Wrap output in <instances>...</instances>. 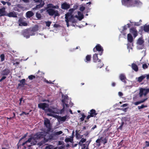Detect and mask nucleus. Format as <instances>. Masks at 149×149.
Wrapping results in <instances>:
<instances>
[{
	"label": "nucleus",
	"mask_w": 149,
	"mask_h": 149,
	"mask_svg": "<svg viewBox=\"0 0 149 149\" xmlns=\"http://www.w3.org/2000/svg\"><path fill=\"white\" fill-rule=\"evenodd\" d=\"M131 24H128L127 25H125L123 26V31L126 30L127 29V26L128 28H129Z\"/></svg>",
	"instance_id": "obj_41"
},
{
	"label": "nucleus",
	"mask_w": 149,
	"mask_h": 149,
	"mask_svg": "<svg viewBox=\"0 0 149 149\" xmlns=\"http://www.w3.org/2000/svg\"><path fill=\"white\" fill-rule=\"evenodd\" d=\"M59 8V7L57 5L54 6L52 4H49L47 5L46 12L50 16H52L54 15L55 17H58L60 15L58 11L53 8L58 9Z\"/></svg>",
	"instance_id": "obj_1"
},
{
	"label": "nucleus",
	"mask_w": 149,
	"mask_h": 149,
	"mask_svg": "<svg viewBox=\"0 0 149 149\" xmlns=\"http://www.w3.org/2000/svg\"><path fill=\"white\" fill-rule=\"evenodd\" d=\"M35 78V76L33 75H30L28 77V78L30 80H32Z\"/></svg>",
	"instance_id": "obj_48"
},
{
	"label": "nucleus",
	"mask_w": 149,
	"mask_h": 149,
	"mask_svg": "<svg viewBox=\"0 0 149 149\" xmlns=\"http://www.w3.org/2000/svg\"><path fill=\"white\" fill-rule=\"evenodd\" d=\"M123 141V140H122L120 141V142L119 143L118 145L119 146H122Z\"/></svg>",
	"instance_id": "obj_60"
},
{
	"label": "nucleus",
	"mask_w": 149,
	"mask_h": 149,
	"mask_svg": "<svg viewBox=\"0 0 149 149\" xmlns=\"http://www.w3.org/2000/svg\"><path fill=\"white\" fill-rule=\"evenodd\" d=\"M77 145V144H73L72 146V147L74 148L75 147H76Z\"/></svg>",
	"instance_id": "obj_63"
},
{
	"label": "nucleus",
	"mask_w": 149,
	"mask_h": 149,
	"mask_svg": "<svg viewBox=\"0 0 149 149\" xmlns=\"http://www.w3.org/2000/svg\"><path fill=\"white\" fill-rule=\"evenodd\" d=\"M44 123L45 126L47 128V132L49 133L50 132L51 129L49 120L47 118H45V119Z\"/></svg>",
	"instance_id": "obj_12"
},
{
	"label": "nucleus",
	"mask_w": 149,
	"mask_h": 149,
	"mask_svg": "<svg viewBox=\"0 0 149 149\" xmlns=\"http://www.w3.org/2000/svg\"><path fill=\"white\" fill-rule=\"evenodd\" d=\"M97 55L98 54H95L93 55V61L95 63H97V62H101L100 59L98 58Z\"/></svg>",
	"instance_id": "obj_25"
},
{
	"label": "nucleus",
	"mask_w": 149,
	"mask_h": 149,
	"mask_svg": "<svg viewBox=\"0 0 149 149\" xmlns=\"http://www.w3.org/2000/svg\"><path fill=\"white\" fill-rule=\"evenodd\" d=\"M146 147L149 146V141L148 142L147 141H146Z\"/></svg>",
	"instance_id": "obj_64"
},
{
	"label": "nucleus",
	"mask_w": 149,
	"mask_h": 149,
	"mask_svg": "<svg viewBox=\"0 0 149 149\" xmlns=\"http://www.w3.org/2000/svg\"><path fill=\"white\" fill-rule=\"evenodd\" d=\"M148 99L147 98L142 100L140 101L135 102L134 103V104L135 105H137L141 103H143L144 102Z\"/></svg>",
	"instance_id": "obj_32"
},
{
	"label": "nucleus",
	"mask_w": 149,
	"mask_h": 149,
	"mask_svg": "<svg viewBox=\"0 0 149 149\" xmlns=\"http://www.w3.org/2000/svg\"><path fill=\"white\" fill-rule=\"evenodd\" d=\"M18 23L19 26H26L27 25L26 21L24 20V19L20 18L18 20Z\"/></svg>",
	"instance_id": "obj_18"
},
{
	"label": "nucleus",
	"mask_w": 149,
	"mask_h": 149,
	"mask_svg": "<svg viewBox=\"0 0 149 149\" xmlns=\"http://www.w3.org/2000/svg\"><path fill=\"white\" fill-rule=\"evenodd\" d=\"M86 141V139H84V138H82L81 139L79 143V144L80 145H81L82 143L85 142Z\"/></svg>",
	"instance_id": "obj_43"
},
{
	"label": "nucleus",
	"mask_w": 149,
	"mask_h": 149,
	"mask_svg": "<svg viewBox=\"0 0 149 149\" xmlns=\"http://www.w3.org/2000/svg\"><path fill=\"white\" fill-rule=\"evenodd\" d=\"M148 67V65L146 64H143L142 65V68L143 69H146Z\"/></svg>",
	"instance_id": "obj_50"
},
{
	"label": "nucleus",
	"mask_w": 149,
	"mask_h": 149,
	"mask_svg": "<svg viewBox=\"0 0 149 149\" xmlns=\"http://www.w3.org/2000/svg\"><path fill=\"white\" fill-rule=\"evenodd\" d=\"M69 117V116L67 115H66L65 116L62 117L59 116L58 118V119L60 121L64 122L67 119H68V118Z\"/></svg>",
	"instance_id": "obj_24"
},
{
	"label": "nucleus",
	"mask_w": 149,
	"mask_h": 149,
	"mask_svg": "<svg viewBox=\"0 0 149 149\" xmlns=\"http://www.w3.org/2000/svg\"><path fill=\"white\" fill-rule=\"evenodd\" d=\"M38 107L40 109L44 110L46 112H49L47 115L49 116L55 117V114L57 113L58 111L54 109H49V105L45 103H40L38 104Z\"/></svg>",
	"instance_id": "obj_2"
},
{
	"label": "nucleus",
	"mask_w": 149,
	"mask_h": 149,
	"mask_svg": "<svg viewBox=\"0 0 149 149\" xmlns=\"http://www.w3.org/2000/svg\"><path fill=\"white\" fill-rule=\"evenodd\" d=\"M73 136L72 135L71 136L69 137L66 138L65 139V141L66 142H70L71 143H73Z\"/></svg>",
	"instance_id": "obj_26"
},
{
	"label": "nucleus",
	"mask_w": 149,
	"mask_h": 149,
	"mask_svg": "<svg viewBox=\"0 0 149 149\" xmlns=\"http://www.w3.org/2000/svg\"><path fill=\"white\" fill-rule=\"evenodd\" d=\"M29 36H34L36 34V32L34 31H33L31 29H29Z\"/></svg>",
	"instance_id": "obj_40"
},
{
	"label": "nucleus",
	"mask_w": 149,
	"mask_h": 149,
	"mask_svg": "<svg viewBox=\"0 0 149 149\" xmlns=\"http://www.w3.org/2000/svg\"><path fill=\"white\" fill-rule=\"evenodd\" d=\"M93 51L94 52L96 51H98L99 55L101 56L103 52V49L100 44H97L93 49Z\"/></svg>",
	"instance_id": "obj_11"
},
{
	"label": "nucleus",
	"mask_w": 149,
	"mask_h": 149,
	"mask_svg": "<svg viewBox=\"0 0 149 149\" xmlns=\"http://www.w3.org/2000/svg\"><path fill=\"white\" fill-rule=\"evenodd\" d=\"M51 146H46L44 149H51Z\"/></svg>",
	"instance_id": "obj_61"
},
{
	"label": "nucleus",
	"mask_w": 149,
	"mask_h": 149,
	"mask_svg": "<svg viewBox=\"0 0 149 149\" xmlns=\"http://www.w3.org/2000/svg\"><path fill=\"white\" fill-rule=\"evenodd\" d=\"M143 30L145 32H148L149 31V25H145L143 27Z\"/></svg>",
	"instance_id": "obj_36"
},
{
	"label": "nucleus",
	"mask_w": 149,
	"mask_h": 149,
	"mask_svg": "<svg viewBox=\"0 0 149 149\" xmlns=\"http://www.w3.org/2000/svg\"><path fill=\"white\" fill-rule=\"evenodd\" d=\"M5 12V8H3L1 9H0V15L1 16H3L5 15L4 13Z\"/></svg>",
	"instance_id": "obj_37"
},
{
	"label": "nucleus",
	"mask_w": 149,
	"mask_h": 149,
	"mask_svg": "<svg viewBox=\"0 0 149 149\" xmlns=\"http://www.w3.org/2000/svg\"><path fill=\"white\" fill-rule=\"evenodd\" d=\"M85 7L83 6H82L80 7L79 10L81 11H83L85 10Z\"/></svg>",
	"instance_id": "obj_52"
},
{
	"label": "nucleus",
	"mask_w": 149,
	"mask_h": 149,
	"mask_svg": "<svg viewBox=\"0 0 149 149\" xmlns=\"http://www.w3.org/2000/svg\"><path fill=\"white\" fill-rule=\"evenodd\" d=\"M146 77V75H143L141 76L138 78H136V79H137V81L139 82H141Z\"/></svg>",
	"instance_id": "obj_29"
},
{
	"label": "nucleus",
	"mask_w": 149,
	"mask_h": 149,
	"mask_svg": "<svg viewBox=\"0 0 149 149\" xmlns=\"http://www.w3.org/2000/svg\"><path fill=\"white\" fill-rule=\"evenodd\" d=\"M103 143L104 144H105L107 142V140H106V138H104V139H103Z\"/></svg>",
	"instance_id": "obj_55"
},
{
	"label": "nucleus",
	"mask_w": 149,
	"mask_h": 149,
	"mask_svg": "<svg viewBox=\"0 0 149 149\" xmlns=\"http://www.w3.org/2000/svg\"><path fill=\"white\" fill-rule=\"evenodd\" d=\"M49 132L45 131L39 132L36 134L33 137V138L37 141V139L43 138L47 135L49 134Z\"/></svg>",
	"instance_id": "obj_5"
},
{
	"label": "nucleus",
	"mask_w": 149,
	"mask_h": 149,
	"mask_svg": "<svg viewBox=\"0 0 149 149\" xmlns=\"http://www.w3.org/2000/svg\"><path fill=\"white\" fill-rule=\"evenodd\" d=\"M91 55H87L86 56L85 59L84 60L87 63H88L91 61Z\"/></svg>",
	"instance_id": "obj_34"
},
{
	"label": "nucleus",
	"mask_w": 149,
	"mask_h": 149,
	"mask_svg": "<svg viewBox=\"0 0 149 149\" xmlns=\"http://www.w3.org/2000/svg\"><path fill=\"white\" fill-rule=\"evenodd\" d=\"M63 106V109H61L60 111V113L61 114L63 113L64 111H65V106Z\"/></svg>",
	"instance_id": "obj_51"
},
{
	"label": "nucleus",
	"mask_w": 149,
	"mask_h": 149,
	"mask_svg": "<svg viewBox=\"0 0 149 149\" xmlns=\"http://www.w3.org/2000/svg\"><path fill=\"white\" fill-rule=\"evenodd\" d=\"M78 6L76 5H75L73 6V8H72V9H73L74 10H75L77 9L78 7Z\"/></svg>",
	"instance_id": "obj_58"
},
{
	"label": "nucleus",
	"mask_w": 149,
	"mask_h": 149,
	"mask_svg": "<svg viewBox=\"0 0 149 149\" xmlns=\"http://www.w3.org/2000/svg\"><path fill=\"white\" fill-rule=\"evenodd\" d=\"M29 29L23 30L21 32L22 35L26 38H29Z\"/></svg>",
	"instance_id": "obj_15"
},
{
	"label": "nucleus",
	"mask_w": 149,
	"mask_h": 149,
	"mask_svg": "<svg viewBox=\"0 0 149 149\" xmlns=\"http://www.w3.org/2000/svg\"><path fill=\"white\" fill-rule=\"evenodd\" d=\"M81 115L82 116V117L80 118V119L81 121H83L86 117V116L83 113H81Z\"/></svg>",
	"instance_id": "obj_45"
},
{
	"label": "nucleus",
	"mask_w": 149,
	"mask_h": 149,
	"mask_svg": "<svg viewBox=\"0 0 149 149\" xmlns=\"http://www.w3.org/2000/svg\"><path fill=\"white\" fill-rule=\"evenodd\" d=\"M38 26H36L33 27L31 30L32 31H34L36 33V32L38 30Z\"/></svg>",
	"instance_id": "obj_38"
},
{
	"label": "nucleus",
	"mask_w": 149,
	"mask_h": 149,
	"mask_svg": "<svg viewBox=\"0 0 149 149\" xmlns=\"http://www.w3.org/2000/svg\"><path fill=\"white\" fill-rule=\"evenodd\" d=\"M45 23L47 26L48 27H49L50 26L52 23V22L50 21H47L45 22Z\"/></svg>",
	"instance_id": "obj_47"
},
{
	"label": "nucleus",
	"mask_w": 149,
	"mask_h": 149,
	"mask_svg": "<svg viewBox=\"0 0 149 149\" xmlns=\"http://www.w3.org/2000/svg\"><path fill=\"white\" fill-rule=\"evenodd\" d=\"M103 137H101L100 138H98V139H97L96 140V142L98 144H97V145L98 146H100V145H101L100 142L101 141H103Z\"/></svg>",
	"instance_id": "obj_35"
},
{
	"label": "nucleus",
	"mask_w": 149,
	"mask_h": 149,
	"mask_svg": "<svg viewBox=\"0 0 149 149\" xmlns=\"http://www.w3.org/2000/svg\"><path fill=\"white\" fill-rule=\"evenodd\" d=\"M121 2L123 5L127 7H134L133 0H121Z\"/></svg>",
	"instance_id": "obj_7"
},
{
	"label": "nucleus",
	"mask_w": 149,
	"mask_h": 149,
	"mask_svg": "<svg viewBox=\"0 0 149 149\" xmlns=\"http://www.w3.org/2000/svg\"><path fill=\"white\" fill-rule=\"evenodd\" d=\"M26 15L27 17L29 18L33 16L34 13L31 11H29L26 12Z\"/></svg>",
	"instance_id": "obj_33"
},
{
	"label": "nucleus",
	"mask_w": 149,
	"mask_h": 149,
	"mask_svg": "<svg viewBox=\"0 0 149 149\" xmlns=\"http://www.w3.org/2000/svg\"><path fill=\"white\" fill-rule=\"evenodd\" d=\"M75 16H72L71 17H69V18H67L68 24H69V22H71L72 23H76L77 22V20L75 19H74Z\"/></svg>",
	"instance_id": "obj_27"
},
{
	"label": "nucleus",
	"mask_w": 149,
	"mask_h": 149,
	"mask_svg": "<svg viewBox=\"0 0 149 149\" xmlns=\"http://www.w3.org/2000/svg\"><path fill=\"white\" fill-rule=\"evenodd\" d=\"M127 39L128 43L127 44V48L129 50V52H130V49H132V47L133 46V38L130 33L127 34Z\"/></svg>",
	"instance_id": "obj_6"
},
{
	"label": "nucleus",
	"mask_w": 149,
	"mask_h": 149,
	"mask_svg": "<svg viewBox=\"0 0 149 149\" xmlns=\"http://www.w3.org/2000/svg\"><path fill=\"white\" fill-rule=\"evenodd\" d=\"M131 67L133 70L135 72H137L138 70V68L137 65L134 63H132Z\"/></svg>",
	"instance_id": "obj_30"
},
{
	"label": "nucleus",
	"mask_w": 149,
	"mask_h": 149,
	"mask_svg": "<svg viewBox=\"0 0 149 149\" xmlns=\"http://www.w3.org/2000/svg\"><path fill=\"white\" fill-rule=\"evenodd\" d=\"M10 70L8 68H6L4 70H2L0 72V74L2 76H7L10 73Z\"/></svg>",
	"instance_id": "obj_16"
},
{
	"label": "nucleus",
	"mask_w": 149,
	"mask_h": 149,
	"mask_svg": "<svg viewBox=\"0 0 149 149\" xmlns=\"http://www.w3.org/2000/svg\"><path fill=\"white\" fill-rule=\"evenodd\" d=\"M130 120V118L127 117H125L123 118L122 122L121 125L118 128V129L121 130L122 129L123 125L125 124L126 125L127 122H129Z\"/></svg>",
	"instance_id": "obj_14"
},
{
	"label": "nucleus",
	"mask_w": 149,
	"mask_h": 149,
	"mask_svg": "<svg viewBox=\"0 0 149 149\" xmlns=\"http://www.w3.org/2000/svg\"><path fill=\"white\" fill-rule=\"evenodd\" d=\"M144 42V40L141 38H140L138 39L137 42V43L138 45L137 46L138 49H142L143 48L144 46L143 45V43Z\"/></svg>",
	"instance_id": "obj_13"
},
{
	"label": "nucleus",
	"mask_w": 149,
	"mask_h": 149,
	"mask_svg": "<svg viewBox=\"0 0 149 149\" xmlns=\"http://www.w3.org/2000/svg\"><path fill=\"white\" fill-rule=\"evenodd\" d=\"M6 78V77L5 76H3L1 79H0V82H1L3 80L5 79Z\"/></svg>",
	"instance_id": "obj_53"
},
{
	"label": "nucleus",
	"mask_w": 149,
	"mask_h": 149,
	"mask_svg": "<svg viewBox=\"0 0 149 149\" xmlns=\"http://www.w3.org/2000/svg\"><path fill=\"white\" fill-rule=\"evenodd\" d=\"M100 63L97 64V68H101L104 65V64L103 63H101V62H100Z\"/></svg>",
	"instance_id": "obj_44"
},
{
	"label": "nucleus",
	"mask_w": 149,
	"mask_h": 149,
	"mask_svg": "<svg viewBox=\"0 0 149 149\" xmlns=\"http://www.w3.org/2000/svg\"><path fill=\"white\" fill-rule=\"evenodd\" d=\"M119 77L120 79L123 82H124L125 84H126L127 83V82L125 80V79H126V78L125 75L124 74H120Z\"/></svg>",
	"instance_id": "obj_22"
},
{
	"label": "nucleus",
	"mask_w": 149,
	"mask_h": 149,
	"mask_svg": "<svg viewBox=\"0 0 149 149\" xmlns=\"http://www.w3.org/2000/svg\"><path fill=\"white\" fill-rule=\"evenodd\" d=\"M51 133V134L49 136V137L48 138L47 140V141L53 139L54 136H58L61 134H62L63 132L61 131H57L56 130L54 132H53V131H52Z\"/></svg>",
	"instance_id": "obj_10"
},
{
	"label": "nucleus",
	"mask_w": 149,
	"mask_h": 149,
	"mask_svg": "<svg viewBox=\"0 0 149 149\" xmlns=\"http://www.w3.org/2000/svg\"><path fill=\"white\" fill-rule=\"evenodd\" d=\"M1 2L4 5H5L6 3V2L4 1H1Z\"/></svg>",
	"instance_id": "obj_62"
},
{
	"label": "nucleus",
	"mask_w": 149,
	"mask_h": 149,
	"mask_svg": "<svg viewBox=\"0 0 149 149\" xmlns=\"http://www.w3.org/2000/svg\"><path fill=\"white\" fill-rule=\"evenodd\" d=\"M39 2L40 3V4L37 5L35 7L33 8V10L38 9L41 8H42L45 4L44 1H43Z\"/></svg>",
	"instance_id": "obj_20"
},
{
	"label": "nucleus",
	"mask_w": 149,
	"mask_h": 149,
	"mask_svg": "<svg viewBox=\"0 0 149 149\" xmlns=\"http://www.w3.org/2000/svg\"><path fill=\"white\" fill-rule=\"evenodd\" d=\"M146 105H144L143 104L141 106H139L138 107V109L139 110H140L141 109L145 107H147Z\"/></svg>",
	"instance_id": "obj_46"
},
{
	"label": "nucleus",
	"mask_w": 149,
	"mask_h": 149,
	"mask_svg": "<svg viewBox=\"0 0 149 149\" xmlns=\"http://www.w3.org/2000/svg\"><path fill=\"white\" fill-rule=\"evenodd\" d=\"M118 95L119 96H122L123 95V94L122 92H119L118 93Z\"/></svg>",
	"instance_id": "obj_59"
},
{
	"label": "nucleus",
	"mask_w": 149,
	"mask_h": 149,
	"mask_svg": "<svg viewBox=\"0 0 149 149\" xmlns=\"http://www.w3.org/2000/svg\"><path fill=\"white\" fill-rule=\"evenodd\" d=\"M149 93V88H141L139 89V95L141 97L143 96H145Z\"/></svg>",
	"instance_id": "obj_8"
},
{
	"label": "nucleus",
	"mask_w": 149,
	"mask_h": 149,
	"mask_svg": "<svg viewBox=\"0 0 149 149\" xmlns=\"http://www.w3.org/2000/svg\"><path fill=\"white\" fill-rule=\"evenodd\" d=\"M90 132V131H86V133L85 134H84V135L85 136H86L87 135H88L89 134Z\"/></svg>",
	"instance_id": "obj_57"
},
{
	"label": "nucleus",
	"mask_w": 149,
	"mask_h": 149,
	"mask_svg": "<svg viewBox=\"0 0 149 149\" xmlns=\"http://www.w3.org/2000/svg\"><path fill=\"white\" fill-rule=\"evenodd\" d=\"M56 149H63L64 147L61 146H60L56 147Z\"/></svg>",
	"instance_id": "obj_54"
},
{
	"label": "nucleus",
	"mask_w": 149,
	"mask_h": 149,
	"mask_svg": "<svg viewBox=\"0 0 149 149\" xmlns=\"http://www.w3.org/2000/svg\"><path fill=\"white\" fill-rule=\"evenodd\" d=\"M90 113H90L91 116L93 117H95L97 114V113L96 112V111L94 109H91L90 111Z\"/></svg>",
	"instance_id": "obj_31"
},
{
	"label": "nucleus",
	"mask_w": 149,
	"mask_h": 149,
	"mask_svg": "<svg viewBox=\"0 0 149 149\" xmlns=\"http://www.w3.org/2000/svg\"><path fill=\"white\" fill-rule=\"evenodd\" d=\"M19 81L22 84V85L24 86L26 84L25 83V79H22L19 80Z\"/></svg>",
	"instance_id": "obj_39"
},
{
	"label": "nucleus",
	"mask_w": 149,
	"mask_h": 149,
	"mask_svg": "<svg viewBox=\"0 0 149 149\" xmlns=\"http://www.w3.org/2000/svg\"><path fill=\"white\" fill-rule=\"evenodd\" d=\"M0 58L1 59V62H3L5 60V55L4 54H1L0 55Z\"/></svg>",
	"instance_id": "obj_42"
},
{
	"label": "nucleus",
	"mask_w": 149,
	"mask_h": 149,
	"mask_svg": "<svg viewBox=\"0 0 149 149\" xmlns=\"http://www.w3.org/2000/svg\"><path fill=\"white\" fill-rule=\"evenodd\" d=\"M37 143V141L33 138V137L31 136L27 140L23 142L22 145L24 146V147L26 148V146L30 147L31 146L36 144Z\"/></svg>",
	"instance_id": "obj_4"
},
{
	"label": "nucleus",
	"mask_w": 149,
	"mask_h": 149,
	"mask_svg": "<svg viewBox=\"0 0 149 149\" xmlns=\"http://www.w3.org/2000/svg\"><path fill=\"white\" fill-rule=\"evenodd\" d=\"M133 3L134 4V6H140L142 4V2L139 0H135V1L133 0Z\"/></svg>",
	"instance_id": "obj_28"
},
{
	"label": "nucleus",
	"mask_w": 149,
	"mask_h": 149,
	"mask_svg": "<svg viewBox=\"0 0 149 149\" xmlns=\"http://www.w3.org/2000/svg\"><path fill=\"white\" fill-rule=\"evenodd\" d=\"M74 11V10L72 8H71L69 10V12L67 13L65 15V21L66 23V25L68 27L69 26V24H68V22L67 18H69V17H72V16H73V15H72V13Z\"/></svg>",
	"instance_id": "obj_9"
},
{
	"label": "nucleus",
	"mask_w": 149,
	"mask_h": 149,
	"mask_svg": "<svg viewBox=\"0 0 149 149\" xmlns=\"http://www.w3.org/2000/svg\"><path fill=\"white\" fill-rule=\"evenodd\" d=\"M36 17L38 19H40L41 17V15L39 13H37L36 14Z\"/></svg>",
	"instance_id": "obj_49"
},
{
	"label": "nucleus",
	"mask_w": 149,
	"mask_h": 149,
	"mask_svg": "<svg viewBox=\"0 0 149 149\" xmlns=\"http://www.w3.org/2000/svg\"><path fill=\"white\" fill-rule=\"evenodd\" d=\"M70 7V5L69 3L66 2H64L61 4V8L63 10H67Z\"/></svg>",
	"instance_id": "obj_17"
},
{
	"label": "nucleus",
	"mask_w": 149,
	"mask_h": 149,
	"mask_svg": "<svg viewBox=\"0 0 149 149\" xmlns=\"http://www.w3.org/2000/svg\"><path fill=\"white\" fill-rule=\"evenodd\" d=\"M130 32L133 34L134 38H135L137 35V31L135 28H131L130 29Z\"/></svg>",
	"instance_id": "obj_23"
},
{
	"label": "nucleus",
	"mask_w": 149,
	"mask_h": 149,
	"mask_svg": "<svg viewBox=\"0 0 149 149\" xmlns=\"http://www.w3.org/2000/svg\"><path fill=\"white\" fill-rule=\"evenodd\" d=\"M17 13L15 11H13L7 13L6 15L9 17H17Z\"/></svg>",
	"instance_id": "obj_19"
},
{
	"label": "nucleus",
	"mask_w": 149,
	"mask_h": 149,
	"mask_svg": "<svg viewBox=\"0 0 149 149\" xmlns=\"http://www.w3.org/2000/svg\"><path fill=\"white\" fill-rule=\"evenodd\" d=\"M75 17L78 19L79 20L81 21L84 18V15L80 11L78 12V15H75Z\"/></svg>",
	"instance_id": "obj_21"
},
{
	"label": "nucleus",
	"mask_w": 149,
	"mask_h": 149,
	"mask_svg": "<svg viewBox=\"0 0 149 149\" xmlns=\"http://www.w3.org/2000/svg\"><path fill=\"white\" fill-rule=\"evenodd\" d=\"M27 133H26V134H25L24 136L22 137L21 139L19 141H20L21 140H22V139H24V138H25L26 136H27Z\"/></svg>",
	"instance_id": "obj_56"
},
{
	"label": "nucleus",
	"mask_w": 149,
	"mask_h": 149,
	"mask_svg": "<svg viewBox=\"0 0 149 149\" xmlns=\"http://www.w3.org/2000/svg\"><path fill=\"white\" fill-rule=\"evenodd\" d=\"M61 101L62 105L65 106L66 107L69 106L71 107L73 105V104L71 102L70 98L68 97L67 95H62Z\"/></svg>",
	"instance_id": "obj_3"
}]
</instances>
